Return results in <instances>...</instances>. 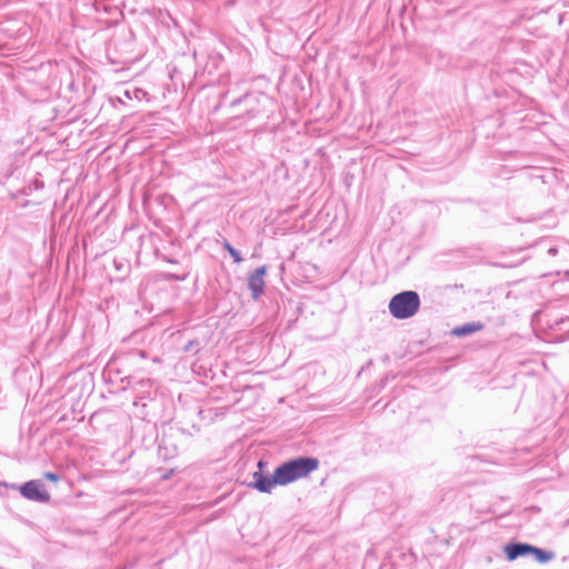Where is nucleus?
Returning <instances> with one entry per match:
<instances>
[{"mask_svg": "<svg viewBox=\"0 0 569 569\" xmlns=\"http://www.w3.org/2000/svg\"><path fill=\"white\" fill-rule=\"evenodd\" d=\"M318 467L319 460L317 458L302 457L280 465L277 468V477L280 480V486H286L308 477Z\"/></svg>", "mask_w": 569, "mask_h": 569, "instance_id": "obj_1", "label": "nucleus"}, {"mask_svg": "<svg viewBox=\"0 0 569 569\" xmlns=\"http://www.w3.org/2000/svg\"><path fill=\"white\" fill-rule=\"evenodd\" d=\"M388 307L396 319H408L418 312L420 298L416 291H403L393 296Z\"/></svg>", "mask_w": 569, "mask_h": 569, "instance_id": "obj_2", "label": "nucleus"}, {"mask_svg": "<svg viewBox=\"0 0 569 569\" xmlns=\"http://www.w3.org/2000/svg\"><path fill=\"white\" fill-rule=\"evenodd\" d=\"M21 495L30 500L38 502H48L50 493L40 480H30L20 487Z\"/></svg>", "mask_w": 569, "mask_h": 569, "instance_id": "obj_3", "label": "nucleus"}, {"mask_svg": "<svg viewBox=\"0 0 569 569\" xmlns=\"http://www.w3.org/2000/svg\"><path fill=\"white\" fill-rule=\"evenodd\" d=\"M267 272V267L262 266L256 269L248 279L249 288L252 292L253 299L259 298L264 290V276Z\"/></svg>", "mask_w": 569, "mask_h": 569, "instance_id": "obj_4", "label": "nucleus"}, {"mask_svg": "<svg viewBox=\"0 0 569 569\" xmlns=\"http://www.w3.org/2000/svg\"><path fill=\"white\" fill-rule=\"evenodd\" d=\"M254 487L261 492H270L274 486H280V480L277 477V469L273 471L271 478L263 477L260 472H254Z\"/></svg>", "mask_w": 569, "mask_h": 569, "instance_id": "obj_5", "label": "nucleus"}, {"mask_svg": "<svg viewBox=\"0 0 569 569\" xmlns=\"http://www.w3.org/2000/svg\"><path fill=\"white\" fill-rule=\"evenodd\" d=\"M533 550V546L527 543H510L507 545L503 549L506 557L509 561L515 560L520 556H526L531 553Z\"/></svg>", "mask_w": 569, "mask_h": 569, "instance_id": "obj_6", "label": "nucleus"}, {"mask_svg": "<svg viewBox=\"0 0 569 569\" xmlns=\"http://www.w3.org/2000/svg\"><path fill=\"white\" fill-rule=\"evenodd\" d=\"M481 329H482V325L481 323H469V325H465V326H461V327H456L452 330V333L455 336L462 337V336H467V335H470L472 332L479 331Z\"/></svg>", "mask_w": 569, "mask_h": 569, "instance_id": "obj_7", "label": "nucleus"}, {"mask_svg": "<svg viewBox=\"0 0 569 569\" xmlns=\"http://www.w3.org/2000/svg\"><path fill=\"white\" fill-rule=\"evenodd\" d=\"M531 553L535 555L536 559L541 563L548 562L553 557V555L551 552L545 551L537 547H533V550L531 551Z\"/></svg>", "mask_w": 569, "mask_h": 569, "instance_id": "obj_8", "label": "nucleus"}, {"mask_svg": "<svg viewBox=\"0 0 569 569\" xmlns=\"http://www.w3.org/2000/svg\"><path fill=\"white\" fill-rule=\"evenodd\" d=\"M223 248L230 253L236 263H240L242 261L240 252L232 248V246L228 241L223 242Z\"/></svg>", "mask_w": 569, "mask_h": 569, "instance_id": "obj_9", "label": "nucleus"}, {"mask_svg": "<svg viewBox=\"0 0 569 569\" xmlns=\"http://www.w3.org/2000/svg\"><path fill=\"white\" fill-rule=\"evenodd\" d=\"M44 478L53 482H58L59 480V477L53 472H46Z\"/></svg>", "mask_w": 569, "mask_h": 569, "instance_id": "obj_10", "label": "nucleus"}, {"mask_svg": "<svg viewBox=\"0 0 569 569\" xmlns=\"http://www.w3.org/2000/svg\"><path fill=\"white\" fill-rule=\"evenodd\" d=\"M262 466H263V462H262V461H259V462H258V467L261 469V468H262Z\"/></svg>", "mask_w": 569, "mask_h": 569, "instance_id": "obj_11", "label": "nucleus"}]
</instances>
